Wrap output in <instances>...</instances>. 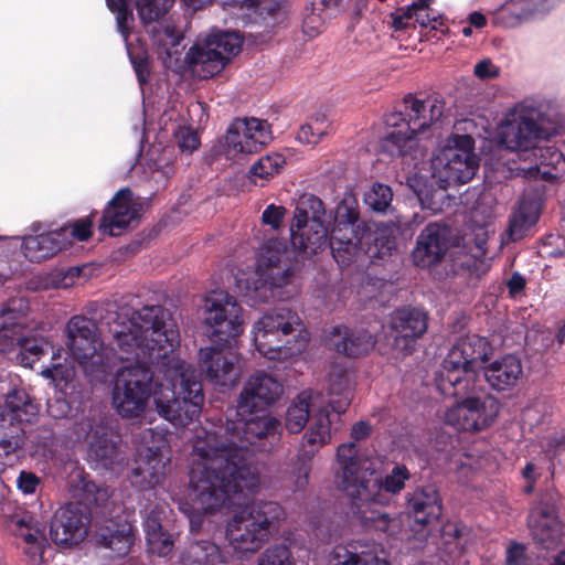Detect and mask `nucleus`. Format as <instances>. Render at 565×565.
<instances>
[{
  "mask_svg": "<svg viewBox=\"0 0 565 565\" xmlns=\"http://www.w3.org/2000/svg\"><path fill=\"white\" fill-rule=\"evenodd\" d=\"M109 305L99 320L108 327L121 360L136 364L120 369L115 377L111 404L127 419L141 417L153 394L158 414L175 426H186L202 411L204 393L193 365L174 354L179 330L161 306H145L129 312Z\"/></svg>",
  "mask_w": 565,
  "mask_h": 565,
  "instance_id": "f257e3e1",
  "label": "nucleus"
},
{
  "mask_svg": "<svg viewBox=\"0 0 565 565\" xmlns=\"http://www.w3.org/2000/svg\"><path fill=\"white\" fill-rule=\"evenodd\" d=\"M225 429L230 437L201 429L196 433L191 451L190 515L192 532H199L201 515L214 514L223 509L231 497L250 492L259 486V473L249 461L246 444L280 433V422L274 416H238Z\"/></svg>",
  "mask_w": 565,
  "mask_h": 565,
  "instance_id": "f03ea898",
  "label": "nucleus"
},
{
  "mask_svg": "<svg viewBox=\"0 0 565 565\" xmlns=\"http://www.w3.org/2000/svg\"><path fill=\"white\" fill-rule=\"evenodd\" d=\"M337 487L353 500L363 503L387 504V494H397L411 478L404 465L395 466L383 479H373L376 473L375 461L358 456L354 443L342 444L337 450Z\"/></svg>",
  "mask_w": 565,
  "mask_h": 565,
  "instance_id": "7ed1b4c3",
  "label": "nucleus"
},
{
  "mask_svg": "<svg viewBox=\"0 0 565 565\" xmlns=\"http://www.w3.org/2000/svg\"><path fill=\"white\" fill-rule=\"evenodd\" d=\"M492 354L493 348L486 338L477 334L460 338L443 361L437 380L439 390L452 396L471 392L478 372Z\"/></svg>",
  "mask_w": 565,
  "mask_h": 565,
  "instance_id": "20e7f679",
  "label": "nucleus"
},
{
  "mask_svg": "<svg viewBox=\"0 0 565 565\" xmlns=\"http://www.w3.org/2000/svg\"><path fill=\"white\" fill-rule=\"evenodd\" d=\"M254 329L255 345L269 360L288 359L301 352L308 342L300 317L287 308L263 316Z\"/></svg>",
  "mask_w": 565,
  "mask_h": 565,
  "instance_id": "39448f33",
  "label": "nucleus"
},
{
  "mask_svg": "<svg viewBox=\"0 0 565 565\" xmlns=\"http://www.w3.org/2000/svg\"><path fill=\"white\" fill-rule=\"evenodd\" d=\"M285 519L276 502H257L235 513L226 526V536L235 551L255 553L269 541Z\"/></svg>",
  "mask_w": 565,
  "mask_h": 565,
  "instance_id": "423d86ee",
  "label": "nucleus"
},
{
  "mask_svg": "<svg viewBox=\"0 0 565 565\" xmlns=\"http://www.w3.org/2000/svg\"><path fill=\"white\" fill-rule=\"evenodd\" d=\"M403 113L391 114L386 122L398 126L405 121L406 127L387 134L382 140V149L392 156H405L415 146V135L438 121L444 114V103L437 97L418 99L412 95L404 97Z\"/></svg>",
  "mask_w": 565,
  "mask_h": 565,
  "instance_id": "0eeeda50",
  "label": "nucleus"
},
{
  "mask_svg": "<svg viewBox=\"0 0 565 565\" xmlns=\"http://www.w3.org/2000/svg\"><path fill=\"white\" fill-rule=\"evenodd\" d=\"M241 47L242 40L236 33L213 31L188 51L185 61L192 73L204 79L218 74Z\"/></svg>",
  "mask_w": 565,
  "mask_h": 565,
  "instance_id": "6e6552de",
  "label": "nucleus"
},
{
  "mask_svg": "<svg viewBox=\"0 0 565 565\" xmlns=\"http://www.w3.org/2000/svg\"><path fill=\"white\" fill-rule=\"evenodd\" d=\"M478 167L472 138L458 136L454 145L444 147L433 157L431 175L446 190L448 186L469 182Z\"/></svg>",
  "mask_w": 565,
  "mask_h": 565,
  "instance_id": "1a4fd4ad",
  "label": "nucleus"
},
{
  "mask_svg": "<svg viewBox=\"0 0 565 565\" xmlns=\"http://www.w3.org/2000/svg\"><path fill=\"white\" fill-rule=\"evenodd\" d=\"M203 321L209 338L217 344L226 343L243 332L242 308L233 296L223 290L212 291L205 297Z\"/></svg>",
  "mask_w": 565,
  "mask_h": 565,
  "instance_id": "9d476101",
  "label": "nucleus"
},
{
  "mask_svg": "<svg viewBox=\"0 0 565 565\" xmlns=\"http://www.w3.org/2000/svg\"><path fill=\"white\" fill-rule=\"evenodd\" d=\"M330 440L329 415L327 412L320 411L312 416V422L302 436L300 449L290 463L287 480L294 491H302L307 488L311 460L319 449L329 444Z\"/></svg>",
  "mask_w": 565,
  "mask_h": 565,
  "instance_id": "9b49d317",
  "label": "nucleus"
},
{
  "mask_svg": "<svg viewBox=\"0 0 565 565\" xmlns=\"http://www.w3.org/2000/svg\"><path fill=\"white\" fill-rule=\"evenodd\" d=\"M273 139L270 125L255 117L236 118L225 135L226 153L231 157L260 151Z\"/></svg>",
  "mask_w": 565,
  "mask_h": 565,
  "instance_id": "f8f14e48",
  "label": "nucleus"
},
{
  "mask_svg": "<svg viewBox=\"0 0 565 565\" xmlns=\"http://www.w3.org/2000/svg\"><path fill=\"white\" fill-rule=\"evenodd\" d=\"M535 111L525 107H515L500 126L499 140L509 150L532 152L541 136Z\"/></svg>",
  "mask_w": 565,
  "mask_h": 565,
  "instance_id": "ddd939ff",
  "label": "nucleus"
},
{
  "mask_svg": "<svg viewBox=\"0 0 565 565\" xmlns=\"http://www.w3.org/2000/svg\"><path fill=\"white\" fill-rule=\"evenodd\" d=\"M141 210L142 204L134 196L131 190L122 188L115 193L104 209L98 230L110 236L121 235L138 226Z\"/></svg>",
  "mask_w": 565,
  "mask_h": 565,
  "instance_id": "4468645a",
  "label": "nucleus"
},
{
  "mask_svg": "<svg viewBox=\"0 0 565 565\" xmlns=\"http://www.w3.org/2000/svg\"><path fill=\"white\" fill-rule=\"evenodd\" d=\"M499 411V401L491 395L483 398L467 397L448 411L446 419L457 429L477 431L491 425Z\"/></svg>",
  "mask_w": 565,
  "mask_h": 565,
  "instance_id": "2eb2a0df",
  "label": "nucleus"
},
{
  "mask_svg": "<svg viewBox=\"0 0 565 565\" xmlns=\"http://www.w3.org/2000/svg\"><path fill=\"white\" fill-rule=\"evenodd\" d=\"M282 394V385L273 375L258 372L245 383L238 395L236 414L252 416L275 403Z\"/></svg>",
  "mask_w": 565,
  "mask_h": 565,
  "instance_id": "dca6fc26",
  "label": "nucleus"
},
{
  "mask_svg": "<svg viewBox=\"0 0 565 565\" xmlns=\"http://www.w3.org/2000/svg\"><path fill=\"white\" fill-rule=\"evenodd\" d=\"M428 327V315L417 308H403L392 316L391 329L392 349L396 355L411 354L415 341L419 339Z\"/></svg>",
  "mask_w": 565,
  "mask_h": 565,
  "instance_id": "f3484780",
  "label": "nucleus"
},
{
  "mask_svg": "<svg viewBox=\"0 0 565 565\" xmlns=\"http://www.w3.org/2000/svg\"><path fill=\"white\" fill-rule=\"evenodd\" d=\"M89 457L103 468L119 472L127 465V456L120 446V436L104 423L90 428Z\"/></svg>",
  "mask_w": 565,
  "mask_h": 565,
  "instance_id": "a211bd4d",
  "label": "nucleus"
},
{
  "mask_svg": "<svg viewBox=\"0 0 565 565\" xmlns=\"http://www.w3.org/2000/svg\"><path fill=\"white\" fill-rule=\"evenodd\" d=\"M89 519L77 505L68 504L55 511L50 524V536L56 545L70 546L83 541Z\"/></svg>",
  "mask_w": 565,
  "mask_h": 565,
  "instance_id": "6ab92c4d",
  "label": "nucleus"
},
{
  "mask_svg": "<svg viewBox=\"0 0 565 565\" xmlns=\"http://www.w3.org/2000/svg\"><path fill=\"white\" fill-rule=\"evenodd\" d=\"M67 349L89 376L103 377L111 369L113 350L104 343L99 331Z\"/></svg>",
  "mask_w": 565,
  "mask_h": 565,
  "instance_id": "aec40b11",
  "label": "nucleus"
},
{
  "mask_svg": "<svg viewBox=\"0 0 565 565\" xmlns=\"http://www.w3.org/2000/svg\"><path fill=\"white\" fill-rule=\"evenodd\" d=\"M169 462L170 458L161 447H147L140 451L137 467L131 471V483L141 490L161 484Z\"/></svg>",
  "mask_w": 565,
  "mask_h": 565,
  "instance_id": "412c9836",
  "label": "nucleus"
},
{
  "mask_svg": "<svg viewBox=\"0 0 565 565\" xmlns=\"http://www.w3.org/2000/svg\"><path fill=\"white\" fill-rule=\"evenodd\" d=\"M201 366L207 379L216 385L234 384L239 375V359L231 351L206 348L200 351Z\"/></svg>",
  "mask_w": 565,
  "mask_h": 565,
  "instance_id": "4be33fe9",
  "label": "nucleus"
},
{
  "mask_svg": "<svg viewBox=\"0 0 565 565\" xmlns=\"http://www.w3.org/2000/svg\"><path fill=\"white\" fill-rule=\"evenodd\" d=\"M449 230L447 226L430 223L417 237L413 250V259L419 267H427L438 263L448 249Z\"/></svg>",
  "mask_w": 565,
  "mask_h": 565,
  "instance_id": "5701e85b",
  "label": "nucleus"
},
{
  "mask_svg": "<svg viewBox=\"0 0 565 565\" xmlns=\"http://www.w3.org/2000/svg\"><path fill=\"white\" fill-rule=\"evenodd\" d=\"M29 310L28 301L22 297L9 299L0 306V347L13 345L29 333L25 313Z\"/></svg>",
  "mask_w": 565,
  "mask_h": 565,
  "instance_id": "b1692460",
  "label": "nucleus"
},
{
  "mask_svg": "<svg viewBox=\"0 0 565 565\" xmlns=\"http://www.w3.org/2000/svg\"><path fill=\"white\" fill-rule=\"evenodd\" d=\"M12 531L24 544L29 565H41L47 545L44 527L32 518H21L12 521Z\"/></svg>",
  "mask_w": 565,
  "mask_h": 565,
  "instance_id": "393cba45",
  "label": "nucleus"
},
{
  "mask_svg": "<svg viewBox=\"0 0 565 565\" xmlns=\"http://www.w3.org/2000/svg\"><path fill=\"white\" fill-rule=\"evenodd\" d=\"M482 371L487 383L498 392L516 385L523 374L521 360L513 354H505L484 364Z\"/></svg>",
  "mask_w": 565,
  "mask_h": 565,
  "instance_id": "a878e982",
  "label": "nucleus"
},
{
  "mask_svg": "<svg viewBox=\"0 0 565 565\" xmlns=\"http://www.w3.org/2000/svg\"><path fill=\"white\" fill-rule=\"evenodd\" d=\"M71 245L66 230H56L24 238L23 254L31 262H42L66 249Z\"/></svg>",
  "mask_w": 565,
  "mask_h": 565,
  "instance_id": "bb28decb",
  "label": "nucleus"
},
{
  "mask_svg": "<svg viewBox=\"0 0 565 565\" xmlns=\"http://www.w3.org/2000/svg\"><path fill=\"white\" fill-rule=\"evenodd\" d=\"M406 500L409 513L419 524H429L441 515V500L435 486L417 488L407 494Z\"/></svg>",
  "mask_w": 565,
  "mask_h": 565,
  "instance_id": "cd10ccee",
  "label": "nucleus"
},
{
  "mask_svg": "<svg viewBox=\"0 0 565 565\" xmlns=\"http://www.w3.org/2000/svg\"><path fill=\"white\" fill-rule=\"evenodd\" d=\"M527 524L533 539L544 548H551L559 540L561 527L552 507L537 504L532 508Z\"/></svg>",
  "mask_w": 565,
  "mask_h": 565,
  "instance_id": "c85d7f7f",
  "label": "nucleus"
},
{
  "mask_svg": "<svg viewBox=\"0 0 565 565\" xmlns=\"http://www.w3.org/2000/svg\"><path fill=\"white\" fill-rule=\"evenodd\" d=\"M329 232L323 222H313L300 226H290L294 249L302 256L316 255L328 245Z\"/></svg>",
  "mask_w": 565,
  "mask_h": 565,
  "instance_id": "c756f323",
  "label": "nucleus"
},
{
  "mask_svg": "<svg viewBox=\"0 0 565 565\" xmlns=\"http://www.w3.org/2000/svg\"><path fill=\"white\" fill-rule=\"evenodd\" d=\"M329 341L338 353L352 358L367 353L375 344L370 332L342 326L333 328Z\"/></svg>",
  "mask_w": 565,
  "mask_h": 565,
  "instance_id": "7c9ffc66",
  "label": "nucleus"
},
{
  "mask_svg": "<svg viewBox=\"0 0 565 565\" xmlns=\"http://www.w3.org/2000/svg\"><path fill=\"white\" fill-rule=\"evenodd\" d=\"M23 414L25 412L19 406L0 405V455H10L23 445Z\"/></svg>",
  "mask_w": 565,
  "mask_h": 565,
  "instance_id": "2f4dec72",
  "label": "nucleus"
},
{
  "mask_svg": "<svg viewBox=\"0 0 565 565\" xmlns=\"http://www.w3.org/2000/svg\"><path fill=\"white\" fill-rule=\"evenodd\" d=\"M320 394L312 390H305L291 399L285 414V428L290 434H299L307 425Z\"/></svg>",
  "mask_w": 565,
  "mask_h": 565,
  "instance_id": "473e14b6",
  "label": "nucleus"
},
{
  "mask_svg": "<svg viewBox=\"0 0 565 565\" xmlns=\"http://www.w3.org/2000/svg\"><path fill=\"white\" fill-rule=\"evenodd\" d=\"M530 156L539 161L534 167L525 169L531 178L540 177L544 180H554L565 171V158L562 152L555 148L536 147Z\"/></svg>",
  "mask_w": 565,
  "mask_h": 565,
  "instance_id": "72a5a7b5",
  "label": "nucleus"
},
{
  "mask_svg": "<svg viewBox=\"0 0 565 565\" xmlns=\"http://www.w3.org/2000/svg\"><path fill=\"white\" fill-rule=\"evenodd\" d=\"M358 231L351 227H333L329 237V245L335 262L341 266L350 265L359 253L361 237Z\"/></svg>",
  "mask_w": 565,
  "mask_h": 565,
  "instance_id": "f704fd0d",
  "label": "nucleus"
},
{
  "mask_svg": "<svg viewBox=\"0 0 565 565\" xmlns=\"http://www.w3.org/2000/svg\"><path fill=\"white\" fill-rule=\"evenodd\" d=\"M183 565H222L226 562L218 545L211 540H195L181 554Z\"/></svg>",
  "mask_w": 565,
  "mask_h": 565,
  "instance_id": "c9c22d12",
  "label": "nucleus"
},
{
  "mask_svg": "<svg viewBox=\"0 0 565 565\" xmlns=\"http://www.w3.org/2000/svg\"><path fill=\"white\" fill-rule=\"evenodd\" d=\"M161 512L153 509L147 515L145 527H146V539L148 548L152 554H157L158 556H167L173 550V539L172 536L162 530Z\"/></svg>",
  "mask_w": 565,
  "mask_h": 565,
  "instance_id": "e433bc0d",
  "label": "nucleus"
},
{
  "mask_svg": "<svg viewBox=\"0 0 565 565\" xmlns=\"http://www.w3.org/2000/svg\"><path fill=\"white\" fill-rule=\"evenodd\" d=\"M540 214L539 203L534 200H521L519 207L512 214L508 228L511 239H521L526 231L536 223Z\"/></svg>",
  "mask_w": 565,
  "mask_h": 565,
  "instance_id": "4c0bfd02",
  "label": "nucleus"
},
{
  "mask_svg": "<svg viewBox=\"0 0 565 565\" xmlns=\"http://www.w3.org/2000/svg\"><path fill=\"white\" fill-rule=\"evenodd\" d=\"M329 395L340 396L339 399L329 402L333 411L344 412L351 399V380L348 372L339 366H333L329 373Z\"/></svg>",
  "mask_w": 565,
  "mask_h": 565,
  "instance_id": "58836bf2",
  "label": "nucleus"
},
{
  "mask_svg": "<svg viewBox=\"0 0 565 565\" xmlns=\"http://www.w3.org/2000/svg\"><path fill=\"white\" fill-rule=\"evenodd\" d=\"M98 542L115 553L116 556L126 555L134 542L130 524H119L116 529L106 527L98 534Z\"/></svg>",
  "mask_w": 565,
  "mask_h": 565,
  "instance_id": "ea45409f",
  "label": "nucleus"
},
{
  "mask_svg": "<svg viewBox=\"0 0 565 565\" xmlns=\"http://www.w3.org/2000/svg\"><path fill=\"white\" fill-rule=\"evenodd\" d=\"M326 210L322 201L313 194H302L296 204L290 226H300L313 222H323Z\"/></svg>",
  "mask_w": 565,
  "mask_h": 565,
  "instance_id": "a19ab883",
  "label": "nucleus"
},
{
  "mask_svg": "<svg viewBox=\"0 0 565 565\" xmlns=\"http://www.w3.org/2000/svg\"><path fill=\"white\" fill-rule=\"evenodd\" d=\"M290 253L281 241L269 239L260 247L256 269H267L270 266L291 263Z\"/></svg>",
  "mask_w": 565,
  "mask_h": 565,
  "instance_id": "79ce46f5",
  "label": "nucleus"
},
{
  "mask_svg": "<svg viewBox=\"0 0 565 565\" xmlns=\"http://www.w3.org/2000/svg\"><path fill=\"white\" fill-rule=\"evenodd\" d=\"M45 348H49V342L30 338L28 334L24 335L23 340L14 341L13 345H7V350L19 349L15 359L25 367H32L45 353Z\"/></svg>",
  "mask_w": 565,
  "mask_h": 565,
  "instance_id": "37998d69",
  "label": "nucleus"
},
{
  "mask_svg": "<svg viewBox=\"0 0 565 565\" xmlns=\"http://www.w3.org/2000/svg\"><path fill=\"white\" fill-rule=\"evenodd\" d=\"M258 282L270 290L282 288L290 284L294 276L292 263L270 266L267 269H256Z\"/></svg>",
  "mask_w": 565,
  "mask_h": 565,
  "instance_id": "c03bdc74",
  "label": "nucleus"
},
{
  "mask_svg": "<svg viewBox=\"0 0 565 565\" xmlns=\"http://www.w3.org/2000/svg\"><path fill=\"white\" fill-rule=\"evenodd\" d=\"M284 163L285 158L279 153L264 156L250 167L249 178L255 184L260 181V185H263L280 171Z\"/></svg>",
  "mask_w": 565,
  "mask_h": 565,
  "instance_id": "a18cd8bd",
  "label": "nucleus"
},
{
  "mask_svg": "<svg viewBox=\"0 0 565 565\" xmlns=\"http://www.w3.org/2000/svg\"><path fill=\"white\" fill-rule=\"evenodd\" d=\"M98 332L96 322L86 316L76 315L65 326V344L67 348L82 342L84 339Z\"/></svg>",
  "mask_w": 565,
  "mask_h": 565,
  "instance_id": "49530a36",
  "label": "nucleus"
},
{
  "mask_svg": "<svg viewBox=\"0 0 565 565\" xmlns=\"http://www.w3.org/2000/svg\"><path fill=\"white\" fill-rule=\"evenodd\" d=\"M335 558L334 565H390L386 557L370 548L361 551L345 548L342 553H337Z\"/></svg>",
  "mask_w": 565,
  "mask_h": 565,
  "instance_id": "de8ad7c7",
  "label": "nucleus"
},
{
  "mask_svg": "<svg viewBox=\"0 0 565 565\" xmlns=\"http://www.w3.org/2000/svg\"><path fill=\"white\" fill-rule=\"evenodd\" d=\"M174 0H136L138 17L145 24L158 21L173 6Z\"/></svg>",
  "mask_w": 565,
  "mask_h": 565,
  "instance_id": "09e8293b",
  "label": "nucleus"
},
{
  "mask_svg": "<svg viewBox=\"0 0 565 565\" xmlns=\"http://www.w3.org/2000/svg\"><path fill=\"white\" fill-rule=\"evenodd\" d=\"M330 124L324 116H317L302 125L297 132L298 141L307 145H317L321 137L327 135Z\"/></svg>",
  "mask_w": 565,
  "mask_h": 565,
  "instance_id": "8fccbe9b",
  "label": "nucleus"
},
{
  "mask_svg": "<svg viewBox=\"0 0 565 565\" xmlns=\"http://www.w3.org/2000/svg\"><path fill=\"white\" fill-rule=\"evenodd\" d=\"M152 41L170 56V49L179 45L182 35L172 23L154 26L151 31Z\"/></svg>",
  "mask_w": 565,
  "mask_h": 565,
  "instance_id": "3c124183",
  "label": "nucleus"
},
{
  "mask_svg": "<svg viewBox=\"0 0 565 565\" xmlns=\"http://www.w3.org/2000/svg\"><path fill=\"white\" fill-rule=\"evenodd\" d=\"M423 223V218L417 214H413L412 217L397 214L394 220H390L385 226L390 231V236L394 237L396 234H404L412 228L413 225H419ZM395 246L394 238L387 237L386 248L390 250Z\"/></svg>",
  "mask_w": 565,
  "mask_h": 565,
  "instance_id": "603ef678",
  "label": "nucleus"
},
{
  "mask_svg": "<svg viewBox=\"0 0 565 565\" xmlns=\"http://www.w3.org/2000/svg\"><path fill=\"white\" fill-rule=\"evenodd\" d=\"M393 199V192L390 186L381 183L373 184L365 194V203L376 212H385Z\"/></svg>",
  "mask_w": 565,
  "mask_h": 565,
  "instance_id": "864d4df0",
  "label": "nucleus"
},
{
  "mask_svg": "<svg viewBox=\"0 0 565 565\" xmlns=\"http://www.w3.org/2000/svg\"><path fill=\"white\" fill-rule=\"evenodd\" d=\"M258 565H294L289 547L285 543L267 547L260 555Z\"/></svg>",
  "mask_w": 565,
  "mask_h": 565,
  "instance_id": "5fc2aeb1",
  "label": "nucleus"
},
{
  "mask_svg": "<svg viewBox=\"0 0 565 565\" xmlns=\"http://www.w3.org/2000/svg\"><path fill=\"white\" fill-rule=\"evenodd\" d=\"M351 227L353 231L360 232L359 212L353 203L343 201L337 207L335 222L333 227Z\"/></svg>",
  "mask_w": 565,
  "mask_h": 565,
  "instance_id": "6e6d98bb",
  "label": "nucleus"
},
{
  "mask_svg": "<svg viewBox=\"0 0 565 565\" xmlns=\"http://www.w3.org/2000/svg\"><path fill=\"white\" fill-rule=\"evenodd\" d=\"M493 213L490 209H483L478 204L471 212L472 222L480 228L481 234H477L476 246L481 253L486 252L487 232L484 227L491 222Z\"/></svg>",
  "mask_w": 565,
  "mask_h": 565,
  "instance_id": "4d7b16f0",
  "label": "nucleus"
},
{
  "mask_svg": "<svg viewBox=\"0 0 565 565\" xmlns=\"http://www.w3.org/2000/svg\"><path fill=\"white\" fill-rule=\"evenodd\" d=\"M94 215L95 214L92 213L90 215L79 218L67 226L61 227L60 230L67 231L68 239L71 241V243L73 242V239H77L79 242L87 241L88 238H90L93 234L92 227L94 222Z\"/></svg>",
  "mask_w": 565,
  "mask_h": 565,
  "instance_id": "13d9d810",
  "label": "nucleus"
},
{
  "mask_svg": "<svg viewBox=\"0 0 565 565\" xmlns=\"http://www.w3.org/2000/svg\"><path fill=\"white\" fill-rule=\"evenodd\" d=\"M287 210L281 205L269 204L262 215V222L277 231L281 227Z\"/></svg>",
  "mask_w": 565,
  "mask_h": 565,
  "instance_id": "bf43d9fd",
  "label": "nucleus"
},
{
  "mask_svg": "<svg viewBox=\"0 0 565 565\" xmlns=\"http://www.w3.org/2000/svg\"><path fill=\"white\" fill-rule=\"evenodd\" d=\"M83 491L85 492L84 501L86 504H104L108 498L109 492L107 489L99 488L92 481H86L83 483Z\"/></svg>",
  "mask_w": 565,
  "mask_h": 565,
  "instance_id": "052dcab7",
  "label": "nucleus"
},
{
  "mask_svg": "<svg viewBox=\"0 0 565 565\" xmlns=\"http://www.w3.org/2000/svg\"><path fill=\"white\" fill-rule=\"evenodd\" d=\"M367 521H373V529L391 535L399 531L401 523L396 518H391L387 513H379L376 518H367Z\"/></svg>",
  "mask_w": 565,
  "mask_h": 565,
  "instance_id": "680f3d73",
  "label": "nucleus"
},
{
  "mask_svg": "<svg viewBox=\"0 0 565 565\" xmlns=\"http://www.w3.org/2000/svg\"><path fill=\"white\" fill-rule=\"evenodd\" d=\"M84 269L85 267H71L64 273H58L54 279L55 287L64 289L73 287Z\"/></svg>",
  "mask_w": 565,
  "mask_h": 565,
  "instance_id": "e2e57ef3",
  "label": "nucleus"
},
{
  "mask_svg": "<svg viewBox=\"0 0 565 565\" xmlns=\"http://www.w3.org/2000/svg\"><path fill=\"white\" fill-rule=\"evenodd\" d=\"M473 73L480 79H492L500 75V67L490 58H484L475 65Z\"/></svg>",
  "mask_w": 565,
  "mask_h": 565,
  "instance_id": "0e129e2a",
  "label": "nucleus"
},
{
  "mask_svg": "<svg viewBox=\"0 0 565 565\" xmlns=\"http://www.w3.org/2000/svg\"><path fill=\"white\" fill-rule=\"evenodd\" d=\"M177 137L178 145L182 151L192 152L198 149L200 145L198 135L190 129H181Z\"/></svg>",
  "mask_w": 565,
  "mask_h": 565,
  "instance_id": "69168bd1",
  "label": "nucleus"
},
{
  "mask_svg": "<svg viewBox=\"0 0 565 565\" xmlns=\"http://www.w3.org/2000/svg\"><path fill=\"white\" fill-rule=\"evenodd\" d=\"M18 488L25 494L34 493L40 484V479L35 473L21 471L17 479Z\"/></svg>",
  "mask_w": 565,
  "mask_h": 565,
  "instance_id": "338daca9",
  "label": "nucleus"
},
{
  "mask_svg": "<svg viewBox=\"0 0 565 565\" xmlns=\"http://www.w3.org/2000/svg\"><path fill=\"white\" fill-rule=\"evenodd\" d=\"M521 473L526 482L524 486V492L530 494L534 491L535 482L541 477V472L535 463L527 462Z\"/></svg>",
  "mask_w": 565,
  "mask_h": 565,
  "instance_id": "774afa93",
  "label": "nucleus"
}]
</instances>
